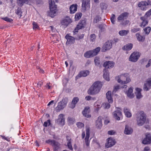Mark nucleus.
Wrapping results in <instances>:
<instances>
[{
  "label": "nucleus",
  "mask_w": 151,
  "mask_h": 151,
  "mask_svg": "<svg viewBox=\"0 0 151 151\" xmlns=\"http://www.w3.org/2000/svg\"><path fill=\"white\" fill-rule=\"evenodd\" d=\"M90 112V108L89 107H86L82 111L83 115L87 118H89L91 117V115L89 114Z\"/></svg>",
  "instance_id": "dca6fc26"
},
{
  "label": "nucleus",
  "mask_w": 151,
  "mask_h": 151,
  "mask_svg": "<svg viewBox=\"0 0 151 151\" xmlns=\"http://www.w3.org/2000/svg\"><path fill=\"white\" fill-rule=\"evenodd\" d=\"M119 89V85L115 86L113 91V92L114 93H115Z\"/></svg>",
  "instance_id": "09e8293b"
},
{
  "label": "nucleus",
  "mask_w": 151,
  "mask_h": 151,
  "mask_svg": "<svg viewBox=\"0 0 151 151\" xmlns=\"http://www.w3.org/2000/svg\"><path fill=\"white\" fill-rule=\"evenodd\" d=\"M146 5H151V1H145Z\"/></svg>",
  "instance_id": "e2e57ef3"
},
{
  "label": "nucleus",
  "mask_w": 151,
  "mask_h": 151,
  "mask_svg": "<svg viewBox=\"0 0 151 151\" xmlns=\"http://www.w3.org/2000/svg\"><path fill=\"white\" fill-rule=\"evenodd\" d=\"M129 32L128 30H123L119 31V33L120 36H123L126 35Z\"/></svg>",
  "instance_id": "e433bc0d"
},
{
  "label": "nucleus",
  "mask_w": 151,
  "mask_h": 151,
  "mask_svg": "<svg viewBox=\"0 0 151 151\" xmlns=\"http://www.w3.org/2000/svg\"><path fill=\"white\" fill-rule=\"evenodd\" d=\"M124 112L125 116L127 117H130L132 116V114L129 109L126 108L124 109Z\"/></svg>",
  "instance_id": "72a5a7b5"
},
{
  "label": "nucleus",
  "mask_w": 151,
  "mask_h": 151,
  "mask_svg": "<svg viewBox=\"0 0 151 151\" xmlns=\"http://www.w3.org/2000/svg\"><path fill=\"white\" fill-rule=\"evenodd\" d=\"M110 107V104L108 103L105 104V108L106 109H109Z\"/></svg>",
  "instance_id": "680f3d73"
},
{
  "label": "nucleus",
  "mask_w": 151,
  "mask_h": 151,
  "mask_svg": "<svg viewBox=\"0 0 151 151\" xmlns=\"http://www.w3.org/2000/svg\"><path fill=\"white\" fill-rule=\"evenodd\" d=\"M64 115L60 114L58 116V119L56 120V122L59 125L63 126L65 124V118Z\"/></svg>",
  "instance_id": "9d476101"
},
{
  "label": "nucleus",
  "mask_w": 151,
  "mask_h": 151,
  "mask_svg": "<svg viewBox=\"0 0 151 151\" xmlns=\"http://www.w3.org/2000/svg\"><path fill=\"white\" fill-rule=\"evenodd\" d=\"M102 86V83L101 82L99 81L95 82L88 90V94L94 95L98 93L100 91Z\"/></svg>",
  "instance_id": "f257e3e1"
},
{
  "label": "nucleus",
  "mask_w": 151,
  "mask_h": 151,
  "mask_svg": "<svg viewBox=\"0 0 151 151\" xmlns=\"http://www.w3.org/2000/svg\"><path fill=\"white\" fill-rule=\"evenodd\" d=\"M129 15V13L125 12L122 13L117 18V20L119 22L126 19Z\"/></svg>",
  "instance_id": "2eb2a0df"
},
{
  "label": "nucleus",
  "mask_w": 151,
  "mask_h": 151,
  "mask_svg": "<svg viewBox=\"0 0 151 151\" xmlns=\"http://www.w3.org/2000/svg\"><path fill=\"white\" fill-rule=\"evenodd\" d=\"M32 25L33 29L36 30L39 29V26L36 23L33 22L32 23Z\"/></svg>",
  "instance_id": "a19ab883"
},
{
  "label": "nucleus",
  "mask_w": 151,
  "mask_h": 151,
  "mask_svg": "<svg viewBox=\"0 0 151 151\" xmlns=\"http://www.w3.org/2000/svg\"><path fill=\"white\" fill-rule=\"evenodd\" d=\"M17 3L18 5L22 6L24 3L26 4V0H17Z\"/></svg>",
  "instance_id": "4c0bfd02"
},
{
  "label": "nucleus",
  "mask_w": 151,
  "mask_h": 151,
  "mask_svg": "<svg viewBox=\"0 0 151 151\" xmlns=\"http://www.w3.org/2000/svg\"><path fill=\"white\" fill-rule=\"evenodd\" d=\"M78 127L79 128H81L84 127V124L81 122H78L76 124Z\"/></svg>",
  "instance_id": "de8ad7c7"
},
{
  "label": "nucleus",
  "mask_w": 151,
  "mask_h": 151,
  "mask_svg": "<svg viewBox=\"0 0 151 151\" xmlns=\"http://www.w3.org/2000/svg\"><path fill=\"white\" fill-rule=\"evenodd\" d=\"M85 25V22L82 21L80 22L77 25V28L78 29H80L84 27Z\"/></svg>",
  "instance_id": "c9c22d12"
},
{
  "label": "nucleus",
  "mask_w": 151,
  "mask_h": 151,
  "mask_svg": "<svg viewBox=\"0 0 151 151\" xmlns=\"http://www.w3.org/2000/svg\"><path fill=\"white\" fill-rule=\"evenodd\" d=\"M16 14L18 15L20 17L22 16V12L20 9H18L16 12Z\"/></svg>",
  "instance_id": "864d4df0"
},
{
  "label": "nucleus",
  "mask_w": 151,
  "mask_h": 151,
  "mask_svg": "<svg viewBox=\"0 0 151 151\" xmlns=\"http://www.w3.org/2000/svg\"><path fill=\"white\" fill-rule=\"evenodd\" d=\"M2 19L10 23L12 22L13 21L12 19L9 18L8 17H6L5 18H2Z\"/></svg>",
  "instance_id": "a18cd8bd"
},
{
  "label": "nucleus",
  "mask_w": 151,
  "mask_h": 151,
  "mask_svg": "<svg viewBox=\"0 0 151 151\" xmlns=\"http://www.w3.org/2000/svg\"><path fill=\"white\" fill-rule=\"evenodd\" d=\"M84 35L83 34H81L80 35H78V38H76V40H79L81 39H82L83 38Z\"/></svg>",
  "instance_id": "052dcab7"
},
{
  "label": "nucleus",
  "mask_w": 151,
  "mask_h": 151,
  "mask_svg": "<svg viewBox=\"0 0 151 151\" xmlns=\"http://www.w3.org/2000/svg\"><path fill=\"white\" fill-rule=\"evenodd\" d=\"M115 141L114 139L112 138H109L107 139V142L105 144V147L109 148L114 145L115 144Z\"/></svg>",
  "instance_id": "ddd939ff"
},
{
  "label": "nucleus",
  "mask_w": 151,
  "mask_h": 151,
  "mask_svg": "<svg viewBox=\"0 0 151 151\" xmlns=\"http://www.w3.org/2000/svg\"><path fill=\"white\" fill-rule=\"evenodd\" d=\"M133 47V45L131 43H129L124 45L122 49L124 50H131Z\"/></svg>",
  "instance_id": "7c9ffc66"
},
{
  "label": "nucleus",
  "mask_w": 151,
  "mask_h": 151,
  "mask_svg": "<svg viewBox=\"0 0 151 151\" xmlns=\"http://www.w3.org/2000/svg\"><path fill=\"white\" fill-rule=\"evenodd\" d=\"M77 9V5L76 4L71 5L70 8V12L71 14H73L75 12Z\"/></svg>",
  "instance_id": "cd10ccee"
},
{
  "label": "nucleus",
  "mask_w": 151,
  "mask_h": 151,
  "mask_svg": "<svg viewBox=\"0 0 151 151\" xmlns=\"http://www.w3.org/2000/svg\"><path fill=\"white\" fill-rule=\"evenodd\" d=\"M132 132V129L128 125H126L124 131V133L126 134L129 135L131 134Z\"/></svg>",
  "instance_id": "a211bd4d"
},
{
  "label": "nucleus",
  "mask_w": 151,
  "mask_h": 151,
  "mask_svg": "<svg viewBox=\"0 0 151 151\" xmlns=\"http://www.w3.org/2000/svg\"><path fill=\"white\" fill-rule=\"evenodd\" d=\"M101 117L99 116L96 121V126L99 128H100L102 126Z\"/></svg>",
  "instance_id": "a878e982"
},
{
  "label": "nucleus",
  "mask_w": 151,
  "mask_h": 151,
  "mask_svg": "<svg viewBox=\"0 0 151 151\" xmlns=\"http://www.w3.org/2000/svg\"><path fill=\"white\" fill-rule=\"evenodd\" d=\"M96 38V36L94 34H93L91 35H90V40L91 41H93Z\"/></svg>",
  "instance_id": "5fc2aeb1"
},
{
  "label": "nucleus",
  "mask_w": 151,
  "mask_h": 151,
  "mask_svg": "<svg viewBox=\"0 0 151 151\" xmlns=\"http://www.w3.org/2000/svg\"><path fill=\"white\" fill-rule=\"evenodd\" d=\"M89 72L88 70H85L81 71L78 75V76L79 77H86L89 75Z\"/></svg>",
  "instance_id": "c756f323"
},
{
  "label": "nucleus",
  "mask_w": 151,
  "mask_h": 151,
  "mask_svg": "<svg viewBox=\"0 0 151 151\" xmlns=\"http://www.w3.org/2000/svg\"><path fill=\"white\" fill-rule=\"evenodd\" d=\"M90 135V129L89 128L86 129V136L85 138L86 139H89Z\"/></svg>",
  "instance_id": "37998d69"
},
{
  "label": "nucleus",
  "mask_w": 151,
  "mask_h": 151,
  "mask_svg": "<svg viewBox=\"0 0 151 151\" xmlns=\"http://www.w3.org/2000/svg\"><path fill=\"white\" fill-rule=\"evenodd\" d=\"M50 124V120H48L47 121L44 122L43 124L44 126L45 127H47V126H49Z\"/></svg>",
  "instance_id": "8fccbe9b"
},
{
  "label": "nucleus",
  "mask_w": 151,
  "mask_h": 151,
  "mask_svg": "<svg viewBox=\"0 0 151 151\" xmlns=\"http://www.w3.org/2000/svg\"><path fill=\"white\" fill-rule=\"evenodd\" d=\"M95 64L96 66H99L100 64L99 58L98 57L95 58L94 60Z\"/></svg>",
  "instance_id": "ea45409f"
},
{
  "label": "nucleus",
  "mask_w": 151,
  "mask_h": 151,
  "mask_svg": "<svg viewBox=\"0 0 151 151\" xmlns=\"http://www.w3.org/2000/svg\"><path fill=\"white\" fill-rule=\"evenodd\" d=\"M114 65V63L112 61H106L104 64V66L106 68H111L113 67Z\"/></svg>",
  "instance_id": "f3484780"
},
{
  "label": "nucleus",
  "mask_w": 151,
  "mask_h": 151,
  "mask_svg": "<svg viewBox=\"0 0 151 151\" xmlns=\"http://www.w3.org/2000/svg\"><path fill=\"white\" fill-rule=\"evenodd\" d=\"M146 119L145 114L142 111L139 112L137 119V124L139 126H142L145 123Z\"/></svg>",
  "instance_id": "20e7f679"
},
{
  "label": "nucleus",
  "mask_w": 151,
  "mask_h": 151,
  "mask_svg": "<svg viewBox=\"0 0 151 151\" xmlns=\"http://www.w3.org/2000/svg\"><path fill=\"white\" fill-rule=\"evenodd\" d=\"M90 0L84 1H83L82 4V10L83 12H85L86 10L90 8Z\"/></svg>",
  "instance_id": "f8f14e48"
},
{
  "label": "nucleus",
  "mask_w": 151,
  "mask_h": 151,
  "mask_svg": "<svg viewBox=\"0 0 151 151\" xmlns=\"http://www.w3.org/2000/svg\"><path fill=\"white\" fill-rule=\"evenodd\" d=\"M142 143L145 145L151 144V134H147L142 141Z\"/></svg>",
  "instance_id": "4468645a"
},
{
  "label": "nucleus",
  "mask_w": 151,
  "mask_h": 151,
  "mask_svg": "<svg viewBox=\"0 0 151 151\" xmlns=\"http://www.w3.org/2000/svg\"><path fill=\"white\" fill-rule=\"evenodd\" d=\"M50 28L51 31H52L53 32H55V29L53 27V26H50Z\"/></svg>",
  "instance_id": "0e129e2a"
},
{
  "label": "nucleus",
  "mask_w": 151,
  "mask_h": 151,
  "mask_svg": "<svg viewBox=\"0 0 151 151\" xmlns=\"http://www.w3.org/2000/svg\"><path fill=\"white\" fill-rule=\"evenodd\" d=\"M106 98L108 102L109 103H112L113 102V99L112 98L111 92L110 91H108L106 94Z\"/></svg>",
  "instance_id": "393cba45"
},
{
  "label": "nucleus",
  "mask_w": 151,
  "mask_h": 151,
  "mask_svg": "<svg viewBox=\"0 0 151 151\" xmlns=\"http://www.w3.org/2000/svg\"><path fill=\"white\" fill-rule=\"evenodd\" d=\"M85 142H86V145L87 146H88L89 145V141H88L89 139H86L85 138Z\"/></svg>",
  "instance_id": "69168bd1"
},
{
  "label": "nucleus",
  "mask_w": 151,
  "mask_h": 151,
  "mask_svg": "<svg viewBox=\"0 0 151 151\" xmlns=\"http://www.w3.org/2000/svg\"><path fill=\"white\" fill-rule=\"evenodd\" d=\"M136 36L137 40L139 41L143 42L145 40V37L144 36L141 35L139 33H136Z\"/></svg>",
  "instance_id": "2f4dec72"
},
{
  "label": "nucleus",
  "mask_w": 151,
  "mask_h": 151,
  "mask_svg": "<svg viewBox=\"0 0 151 151\" xmlns=\"http://www.w3.org/2000/svg\"><path fill=\"white\" fill-rule=\"evenodd\" d=\"M151 66V59L149 60L148 63L145 65L146 68H148Z\"/></svg>",
  "instance_id": "13d9d810"
},
{
  "label": "nucleus",
  "mask_w": 151,
  "mask_h": 151,
  "mask_svg": "<svg viewBox=\"0 0 151 151\" xmlns=\"http://www.w3.org/2000/svg\"><path fill=\"white\" fill-rule=\"evenodd\" d=\"M101 19V18L99 16L96 17L94 19V22L95 23H97L98 22L100 21Z\"/></svg>",
  "instance_id": "603ef678"
},
{
  "label": "nucleus",
  "mask_w": 151,
  "mask_h": 151,
  "mask_svg": "<svg viewBox=\"0 0 151 151\" xmlns=\"http://www.w3.org/2000/svg\"><path fill=\"white\" fill-rule=\"evenodd\" d=\"M79 101V99L78 97H75L73 98L72 100L71 103L70 105V107L71 109L74 108L75 106L76 105Z\"/></svg>",
  "instance_id": "412c9836"
},
{
  "label": "nucleus",
  "mask_w": 151,
  "mask_h": 151,
  "mask_svg": "<svg viewBox=\"0 0 151 151\" xmlns=\"http://www.w3.org/2000/svg\"><path fill=\"white\" fill-rule=\"evenodd\" d=\"M45 142L53 146L54 147V150L55 151H57L60 148V144L55 140L49 139L46 140Z\"/></svg>",
  "instance_id": "0eeeda50"
},
{
  "label": "nucleus",
  "mask_w": 151,
  "mask_h": 151,
  "mask_svg": "<svg viewBox=\"0 0 151 151\" xmlns=\"http://www.w3.org/2000/svg\"><path fill=\"white\" fill-rule=\"evenodd\" d=\"M150 150L149 147H145L144 148V150L143 151H148Z\"/></svg>",
  "instance_id": "774afa93"
},
{
  "label": "nucleus",
  "mask_w": 151,
  "mask_h": 151,
  "mask_svg": "<svg viewBox=\"0 0 151 151\" xmlns=\"http://www.w3.org/2000/svg\"><path fill=\"white\" fill-rule=\"evenodd\" d=\"M140 54L138 52H134L129 56V60L133 62H135L138 60L140 57Z\"/></svg>",
  "instance_id": "6e6552de"
},
{
  "label": "nucleus",
  "mask_w": 151,
  "mask_h": 151,
  "mask_svg": "<svg viewBox=\"0 0 151 151\" xmlns=\"http://www.w3.org/2000/svg\"><path fill=\"white\" fill-rule=\"evenodd\" d=\"M116 133V132L113 130H111L108 132V134L110 135H114Z\"/></svg>",
  "instance_id": "4d7b16f0"
},
{
  "label": "nucleus",
  "mask_w": 151,
  "mask_h": 151,
  "mask_svg": "<svg viewBox=\"0 0 151 151\" xmlns=\"http://www.w3.org/2000/svg\"><path fill=\"white\" fill-rule=\"evenodd\" d=\"M141 20L142 21L140 26L142 27H144L147 24L148 21L146 17H140Z\"/></svg>",
  "instance_id": "b1692460"
},
{
  "label": "nucleus",
  "mask_w": 151,
  "mask_h": 151,
  "mask_svg": "<svg viewBox=\"0 0 151 151\" xmlns=\"http://www.w3.org/2000/svg\"><path fill=\"white\" fill-rule=\"evenodd\" d=\"M71 22V19L68 17H67L61 22V24L66 27Z\"/></svg>",
  "instance_id": "aec40b11"
},
{
  "label": "nucleus",
  "mask_w": 151,
  "mask_h": 151,
  "mask_svg": "<svg viewBox=\"0 0 151 151\" xmlns=\"http://www.w3.org/2000/svg\"><path fill=\"white\" fill-rule=\"evenodd\" d=\"M117 82L122 84H125L131 81L129 74L125 73L118 76L116 77Z\"/></svg>",
  "instance_id": "f03ea898"
},
{
  "label": "nucleus",
  "mask_w": 151,
  "mask_h": 151,
  "mask_svg": "<svg viewBox=\"0 0 151 151\" xmlns=\"http://www.w3.org/2000/svg\"><path fill=\"white\" fill-rule=\"evenodd\" d=\"M146 4L145 1H141L138 4V6L140 8V9L142 10H145L146 9Z\"/></svg>",
  "instance_id": "c85d7f7f"
},
{
  "label": "nucleus",
  "mask_w": 151,
  "mask_h": 151,
  "mask_svg": "<svg viewBox=\"0 0 151 151\" xmlns=\"http://www.w3.org/2000/svg\"><path fill=\"white\" fill-rule=\"evenodd\" d=\"M68 122L70 123H73L74 121V119L73 118L68 117Z\"/></svg>",
  "instance_id": "6e6d98bb"
},
{
  "label": "nucleus",
  "mask_w": 151,
  "mask_h": 151,
  "mask_svg": "<svg viewBox=\"0 0 151 151\" xmlns=\"http://www.w3.org/2000/svg\"><path fill=\"white\" fill-rule=\"evenodd\" d=\"M133 88H130L128 91L126 92L127 96L130 98H132L134 97V95L133 93Z\"/></svg>",
  "instance_id": "5701e85b"
},
{
  "label": "nucleus",
  "mask_w": 151,
  "mask_h": 151,
  "mask_svg": "<svg viewBox=\"0 0 151 151\" xmlns=\"http://www.w3.org/2000/svg\"><path fill=\"white\" fill-rule=\"evenodd\" d=\"M68 102V99L67 98H63L61 101L58 103L57 106L55 108V110L57 112H59L63 109L65 107Z\"/></svg>",
  "instance_id": "39448f33"
},
{
  "label": "nucleus",
  "mask_w": 151,
  "mask_h": 151,
  "mask_svg": "<svg viewBox=\"0 0 151 151\" xmlns=\"http://www.w3.org/2000/svg\"><path fill=\"white\" fill-rule=\"evenodd\" d=\"M139 28H134L131 30V32L134 33H135L139 31Z\"/></svg>",
  "instance_id": "bf43d9fd"
},
{
  "label": "nucleus",
  "mask_w": 151,
  "mask_h": 151,
  "mask_svg": "<svg viewBox=\"0 0 151 151\" xmlns=\"http://www.w3.org/2000/svg\"><path fill=\"white\" fill-rule=\"evenodd\" d=\"M143 30L146 35H148L151 30V28L150 27H147L144 29Z\"/></svg>",
  "instance_id": "58836bf2"
},
{
  "label": "nucleus",
  "mask_w": 151,
  "mask_h": 151,
  "mask_svg": "<svg viewBox=\"0 0 151 151\" xmlns=\"http://www.w3.org/2000/svg\"><path fill=\"white\" fill-rule=\"evenodd\" d=\"M115 15L114 14H112V15L110 19L111 22L113 24H115Z\"/></svg>",
  "instance_id": "3c124183"
},
{
  "label": "nucleus",
  "mask_w": 151,
  "mask_h": 151,
  "mask_svg": "<svg viewBox=\"0 0 151 151\" xmlns=\"http://www.w3.org/2000/svg\"><path fill=\"white\" fill-rule=\"evenodd\" d=\"M49 4L50 11L48 13V15L51 17H53L58 11L57 6L55 5L54 1L52 0H49Z\"/></svg>",
  "instance_id": "7ed1b4c3"
},
{
  "label": "nucleus",
  "mask_w": 151,
  "mask_h": 151,
  "mask_svg": "<svg viewBox=\"0 0 151 151\" xmlns=\"http://www.w3.org/2000/svg\"><path fill=\"white\" fill-rule=\"evenodd\" d=\"M151 86V79L148 80L144 85L143 88L145 90L147 91L150 88Z\"/></svg>",
  "instance_id": "4be33fe9"
},
{
  "label": "nucleus",
  "mask_w": 151,
  "mask_h": 151,
  "mask_svg": "<svg viewBox=\"0 0 151 151\" xmlns=\"http://www.w3.org/2000/svg\"><path fill=\"white\" fill-rule=\"evenodd\" d=\"M104 78L106 81H109V73L105 69L104 70Z\"/></svg>",
  "instance_id": "f704fd0d"
},
{
  "label": "nucleus",
  "mask_w": 151,
  "mask_h": 151,
  "mask_svg": "<svg viewBox=\"0 0 151 151\" xmlns=\"http://www.w3.org/2000/svg\"><path fill=\"white\" fill-rule=\"evenodd\" d=\"M82 14L81 13H79L76 14L75 16V18L77 20H78L81 17Z\"/></svg>",
  "instance_id": "79ce46f5"
},
{
  "label": "nucleus",
  "mask_w": 151,
  "mask_h": 151,
  "mask_svg": "<svg viewBox=\"0 0 151 151\" xmlns=\"http://www.w3.org/2000/svg\"><path fill=\"white\" fill-rule=\"evenodd\" d=\"M65 38L67 40L66 43L67 44L73 43L75 42V39L73 37L69 36V34H67Z\"/></svg>",
  "instance_id": "6ab92c4d"
},
{
  "label": "nucleus",
  "mask_w": 151,
  "mask_h": 151,
  "mask_svg": "<svg viewBox=\"0 0 151 151\" xmlns=\"http://www.w3.org/2000/svg\"><path fill=\"white\" fill-rule=\"evenodd\" d=\"M85 99L87 101H89V100H96L95 98H93L91 96H87L85 97Z\"/></svg>",
  "instance_id": "c03bdc74"
},
{
  "label": "nucleus",
  "mask_w": 151,
  "mask_h": 151,
  "mask_svg": "<svg viewBox=\"0 0 151 151\" xmlns=\"http://www.w3.org/2000/svg\"><path fill=\"white\" fill-rule=\"evenodd\" d=\"M68 81V79L67 78H65L63 80V82L65 83H67Z\"/></svg>",
  "instance_id": "338daca9"
},
{
  "label": "nucleus",
  "mask_w": 151,
  "mask_h": 151,
  "mask_svg": "<svg viewBox=\"0 0 151 151\" xmlns=\"http://www.w3.org/2000/svg\"><path fill=\"white\" fill-rule=\"evenodd\" d=\"M136 90L135 94L137 98V99H141L142 97L141 93V89L139 88H137L136 89Z\"/></svg>",
  "instance_id": "bb28decb"
},
{
  "label": "nucleus",
  "mask_w": 151,
  "mask_h": 151,
  "mask_svg": "<svg viewBox=\"0 0 151 151\" xmlns=\"http://www.w3.org/2000/svg\"><path fill=\"white\" fill-rule=\"evenodd\" d=\"M151 14V9L148 12H147L145 14V16L143 17H146V19L150 16Z\"/></svg>",
  "instance_id": "49530a36"
},
{
  "label": "nucleus",
  "mask_w": 151,
  "mask_h": 151,
  "mask_svg": "<svg viewBox=\"0 0 151 151\" xmlns=\"http://www.w3.org/2000/svg\"><path fill=\"white\" fill-rule=\"evenodd\" d=\"M112 47V40H109L105 42L102 48V51L105 52L110 50Z\"/></svg>",
  "instance_id": "1a4fd4ad"
},
{
  "label": "nucleus",
  "mask_w": 151,
  "mask_h": 151,
  "mask_svg": "<svg viewBox=\"0 0 151 151\" xmlns=\"http://www.w3.org/2000/svg\"><path fill=\"white\" fill-rule=\"evenodd\" d=\"M67 145L68 148L70 150H73V147L71 144V138L69 137H67Z\"/></svg>",
  "instance_id": "473e14b6"
},
{
  "label": "nucleus",
  "mask_w": 151,
  "mask_h": 151,
  "mask_svg": "<svg viewBox=\"0 0 151 151\" xmlns=\"http://www.w3.org/2000/svg\"><path fill=\"white\" fill-rule=\"evenodd\" d=\"M112 114L114 118L116 119L117 120H120V117L122 116V113L121 109L116 110L113 112Z\"/></svg>",
  "instance_id": "9b49d317"
},
{
  "label": "nucleus",
  "mask_w": 151,
  "mask_h": 151,
  "mask_svg": "<svg viewBox=\"0 0 151 151\" xmlns=\"http://www.w3.org/2000/svg\"><path fill=\"white\" fill-rule=\"evenodd\" d=\"M100 50V47H98L93 50L88 51L84 54V57L87 58L93 57L98 54Z\"/></svg>",
  "instance_id": "423d86ee"
}]
</instances>
